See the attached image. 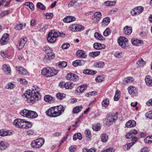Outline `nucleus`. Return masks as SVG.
<instances>
[{"label": "nucleus", "instance_id": "3", "mask_svg": "<svg viewBox=\"0 0 152 152\" xmlns=\"http://www.w3.org/2000/svg\"><path fill=\"white\" fill-rule=\"evenodd\" d=\"M57 73V71L54 68L49 67L43 68L41 71L42 74L47 77L53 76Z\"/></svg>", "mask_w": 152, "mask_h": 152}, {"label": "nucleus", "instance_id": "20", "mask_svg": "<svg viewBox=\"0 0 152 152\" xmlns=\"http://www.w3.org/2000/svg\"><path fill=\"white\" fill-rule=\"evenodd\" d=\"M12 134V132L9 130H5L3 129L0 130V136L4 137L9 136Z\"/></svg>", "mask_w": 152, "mask_h": 152}, {"label": "nucleus", "instance_id": "12", "mask_svg": "<svg viewBox=\"0 0 152 152\" xmlns=\"http://www.w3.org/2000/svg\"><path fill=\"white\" fill-rule=\"evenodd\" d=\"M55 56V55L54 53L48 52L44 58L43 61L45 63H47L51 59L54 58Z\"/></svg>", "mask_w": 152, "mask_h": 152}, {"label": "nucleus", "instance_id": "40", "mask_svg": "<svg viewBox=\"0 0 152 152\" xmlns=\"http://www.w3.org/2000/svg\"><path fill=\"white\" fill-rule=\"evenodd\" d=\"M96 72H97L96 71L87 69L83 71V72L84 74L91 75H94L96 73Z\"/></svg>", "mask_w": 152, "mask_h": 152}, {"label": "nucleus", "instance_id": "53", "mask_svg": "<svg viewBox=\"0 0 152 152\" xmlns=\"http://www.w3.org/2000/svg\"><path fill=\"white\" fill-rule=\"evenodd\" d=\"M114 56L117 58H120L123 56V53L122 52H116L115 53Z\"/></svg>", "mask_w": 152, "mask_h": 152}, {"label": "nucleus", "instance_id": "21", "mask_svg": "<svg viewBox=\"0 0 152 152\" xmlns=\"http://www.w3.org/2000/svg\"><path fill=\"white\" fill-rule=\"evenodd\" d=\"M76 54L79 58H85L87 56L86 54L85 51L82 50H78L76 52Z\"/></svg>", "mask_w": 152, "mask_h": 152}, {"label": "nucleus", "instance_id": "63", "mask_svg": "<svg viewBox=\"0 0 152 152\" xmlns=\"http://www.w3.org/2000/svg\"><path fill=\"white\" fill-rule=\"evenodd\" d=\"M45 16L46 18L47 19H50L53 16V15L52 13H47L45 14Z\"/></svg>", "mask_w": 152, "mask_h": 152}, {"label": "nucleus", "instance_id": "15", "mask_svg": "<svg viewBox=\"0 0 152 152\" xmlns=\"http://www.w3.org/2000/svg\"><path fill=\"white\" fill-rule=\"evenodd\" d=\"M70 28L71 30L75 31H78L84 29V27L83 26L75 24L71 26Z\"/></svg>", "mask_w": 152, "mask_h": 152}, {"label": "nucleus", "instance_id": "17", "mask_svg": "<svg viewBox=\"0 0 152 152\" xmlns=\"http://www.w3.org/2000/svg\"><path fill=\"white\" fill-rule=\"evenodd\" d=\"M16 70L19 73L23 75H28V73L23 67L20 66H16Z\"/></svg>", "mask_w": 152, "mask_h": 152}, {"label": "nucleus", "instance_id": "23", "mask_svg": "<svg viewBox=\"0 0 152 152\" xmlns=\"http://www.w3.org/2000/svg\"><path fill=\"white\" fill-rule=\"evenodd\" d=\"M85 61L82 60H77L73 61L72 63L73 65L76 67L78 66H82L85 64Z\"/></svg>", "mask_w": 152, "mask_h": 152}, {"label": "nucleus", "instance_id": "33", "mask_svg": "<svg viewBox=\"0 0 152 152\" xmlns=\"http://www.w3.org/2000/svg\"><path fill=\"white\" fill-rule=\"evenodd\" d=\"M104 47V45H102L99 43H95L93 45V47L94 48L97 50H101L103 48V47Z\"/></svg>", "mask_w": 152, "mask_h": 152}, {"label": "nucleus", "instance_id": "4", "mask_svg": "<svg viewBox=\"0 0 152 152\" xmlns=\"http://www.w3.org/2000/svg\"><path fill=\"white\" fill-rule=\"evenodd\" d=\"M61 34L58 31H52L48 34V40L51 43H54L56 41L57 38L61 36Z\"/></svg>", "mask_w": 152, "mask_h": 152}, {"label": "nucleus", "instance_id": "19", "mask_svg": "<svg viewBox=\"0 0 152 152\" xmlns=\"http://www.w3.org/2000/svg\"><path fill=\"white\" fill-rule=\"evenodd\" d=\"M129 93L132 95H136L137 93V89L133 86H129L128 88Z\"/></svg>", "mask_w": 152, "mask_h": 152}, {"label": "nucleus", "instance_id": "59", "mask_svg": "<svg viewBox=\"0 0 152 152\" xmlns=\"http://www.w3.org/2000/svg\"><path fill=\"white\" fill-rule=\"evenodd\" d=\"M115 1H105L104 4H105V6H112L114 4H115Z\"/></svg>", "mask_w": 152, "mask_h": 152}, {"label": "nucleus", "instance_id": "1", "mask_svg": "<svg viewBox=\"0 0 152 152\" xmlns=\"http://www.w3.org/2000/svg\"><path fill=\"white\" fill-rule=\"evenodd\" d=\"M35 90L33 89L32 91L30 90L26 91L24 94L25 97L27 99L28 102L34 104L35 101H38L40 99V95L39 91H37V86H36Z\"/></svg>", "mask_w": 152, "mask_h": 152}, {"label": "nucleus", "instance_id": "37", "mask_svg": "<svg viewBox=\"0 0 152 152\" xmlns=\"http://www.w3.org/2000/svg\"><path fill=\"white\" fill-rule=\"evenodd\" d=\"M133 78L129 77L125 78L123 80V83L125 85L129 83H131L132 81Z\"/></svg>", "mask_w": 152, "mask_h": 152}, {"label": "nucleus", "instance_id": "14", "mask_svg": "<svg viewBox=\"0 0 152 152\" xmlns=\"http://www.w3.org/2000/svg\"><path fill=\"white\" fill-rule=\"evenodd\" d=\"M27 40V39L26 37L20 39L19 41L18 44L17 45V48L18 50L22 49L24 46Z\"/></svg>", "mask_w": 152, "mask_h": 152}, {"label": "nucleus", "instance_id": "49", "mask_svg": "<svg viewBox=\"0 0 152 152\" xmlns=\"http://www.w3.org/2000/svg\"><path fill=\"white\" fill-rule=\"evenodd\" d=\"M15 85L11 83H9L6 86V88L7 89L11 90L15 88Z\"/></svg>", "mask_w": 152, "mask_h": 152}, {"label": "nucleus", "instance_id": "39", "mask_svg": "<svg viewBox=\"0 0 152 152\" xmlns=\"http://www.w3.org/2000/svg\"><path fill=\"white\" fill-rule=\"evenodd\" d=\"M82 134L80 133H78L74 134L73 136V140H75L78 139L79 140H81L82 139Z\"/></svg>", "mask_w": 152, "mask_h": 152}, {"label": "nucleus", "instance_id": "58", "mask_svg": "<svg viewBox=\"0 0 152 152\" xmlns=\"http://www.w3.org/2000/svg\"><path fill=\"white\" fill-rule=\"evenodd\" d=\"M110 30L108 28H106L103 32V34L105 36H107L110 33Z\"/></svg>", "mask_w": 152, "mask_h": 152}, {"label": "nucleus", "instance_id": "6", "mask_svg": "<svg viewBox=\"0 0 152 152\" xmlns=\"http://www.w3.org/2000/svg\"><path fill=\"white\" fill-rule=\"evenodd\" d=\"M119 45L123 48L126 49L129 47L128 40L124 37H120L117 39Z\"/></svg>", "mask_w": 152, "mask_h": 152}, {"label": "nucleus", "instance_id": "28", "mask_svg": "<svg viewBox=\"0 0 152 152\" xmlns=\"http://www.w3.org/2000/svg\"><path fill=\"white\" fill-rule=\"evenodd\" d=\"M87 86L85 85H83L78 86L76 89V91L78 93H82L86 89Z\"/></svg>", "mask_w": 152, "mask_h": 152}, {"label": "nucleus", "instance_id": "26", "mask_svg": "<svg viewBox=\"0 0 152 152\" xmlns=\"http://www.w3.org/2000/svg\"><path fill=\"white\" fill-rule=\"evenodd\" d=\"M75 18L73 16H68L66 17L63 19L64 22L66 23H69L75 20Z\"/></svg>", "mask_w": 152, "mask_h": 152}, {"label": "nucleus", "instance_id": "32", "mask_svg": "<svg viewBox=\"0 0 152 152\" xmlns=\"http://www.w3.org/2000/svg\"><path fill=\"white\" fill-rule=\"evenodd\" d=\"M37 114L36 112L30 110L28 118L31 119H33L37 118Z\"/></svg>", "mask_w": 152, "mask_h": 152}, {"label": "nucleus", "instance_id": "56", "mask_svg": "<svg viewBox=\"0 0 152 152\" xmlns=\"http://www.w3.org/2000/svg\"><path fill=\"white\" fill-rule=\"evenodd\" d=\"M10 13L9 10H7L1 12L0 14V17H3L5 15H8Z\"/></svg>", "mask_w": 152, "mask_h": 152}, {"label": "nucleus", "instance_id": "16", "mask_svg": "<svg viewBox=\"0 0 152 152\" xmlns=\"http://www.w3.org/2000/svg\"><path fill=\"white\" fill-rule=\"evenodd\" d=\"M9 39V35L7 33L4 34L2 36L1 41L0 43L1 45L6 44L8 42Z\"/></svg>", "mask_w": 152, "mask_h": 152}, {"label": "nucleus", "instance_id": "22", "mask_svg": "<svg viewBox=\"0 0 152 152\" xmlns=\"http://www.w3.org/2000/svg\"><path fill=\"white\" fill-rule=\"evenodd\" d=\"M9 146V144L6 142L0 141V150L3 151L6 149Z\"/></svg>", "mask_w": 152, "mask_h": 152}, {"label": "nucleus", "instance_id": "38", "mask_svg": "<svg viewBox=\"0 0 152 152\" xmlns=\"http://www.w3.org/2000/svg\"><path fill=\"white\" fill-rule=\"evenodd\" d=\"M108 136L105 133L101 135V140L103 142H106L108 140Z\"/></svg>", "mask_w": 152, "mask_h": 152}, {"label": "nucleus", "instance_id": "35", "mask_svg": "<svg viewBox=\"0 0 152 152\" xmlns=\"http://www.w3.org/2000/svg\"><path fill=\"white\" fill-rule=\"evenodd\" d=\"M24 125L23 128L25 129H28L31 128L32 126V123L25 120Z\"/></svg>", "mask_w": 152, "mask_h": 152}, {"label": "nucleus", "instance_id": "13", "mask_svg": "<svg viewBox=\"0 0 152 152\" xmlns=\"http://www.w3.org/2000/svg\"><path fill=\"white\" fill-rule=\"evenodd\" d=\"M66 78L68 80L76 82L78 80L79 77L76 74L70 73L67 74L66 76Z\"/></svg>", "mask_w": 152, "mask_h": 152}, {"label": "nucleus", "instance_id": "2", "mask_svg": "<svg viewBox=\"0 0 152 152\" xmlns=\"http://www.w3.org/2000/svg\"><path fill=\"white\" fill-rule=\"evenodd\" d=\"M64 110V107L60 105L50 108L46 111V113L48 116L51 117H56L60 115Z\"/></svg>", "mask_w": 152, "mask_h": 152}, {"label": "nucleus", "instance_id": "50", "mask_svg": "<svg viewBox=\"0 0 152 152\" xmlns=\"http://www.w3.org/2000/svg\"><path fill=\"white\" fill-rule=\"evenodd\" d=\"M134 145V143H129L125 145L123 147L124 149L126 150L130 149Z\"/></svg>", "mask_w": 152, "mask_h": 152}, {"label": "nucleus", "instance_id": "48", "mask_svg": "<svg viewBox=\"0 0 152 152\" xmlns=\"http://www.w3.org/2000/svg\"><path fill=\"white\" fill-rule=\"evenodd\" d=\"M83 107L81 106H77L75 107L73 110L74 113H78L81 111Z\"/></svg>", "mask_w": 152, "mask_h": 152}, {"label": "nucleus", "instance_id": "54", "mask_svg": "<svg viewBox=\"0 0 152 152\" xmlns=\"http://www.w3.org/2000/svg\"><path fill=\"white\" fill-rule=\"evenodd\" d=\"M37 7L39 9L42 10L45 9V7L42 3L38 2L37 4Z\"/></svg>", "mask_w": 152, "mask_h": 152}, {"label": "nucleus", "instance_id": "51", "mask_svg": "<svg viewBox=\"0 0 152 152\" xmlns=\"http://www.w3.org/2000/svg\"><path fill=\"white\" fill-rule=\"evenodd\" d=\"M120 92L119 91H117L115 92V94L114 97V100L115 101H117L120 99Z\"/></svg>", "mask_w": 152, "mask_h": 152}, {"label": "nucleus", "instance_id": "43", "mask_svg": "<svg viewBox=\"0 0 152 152\" xmlns=\"http://www.w3.org/2000/svg\"><path fill=\"white\" fill-rule=\"evenodd\" d=\"M26 26L25 23H24L23 24L20 23L17 25L15 28L16 30H20L24 28Z\"/></svg>", "mask_w": 152, "mask_h": 152}, {"label": "nucleus", "instance_id": "5", "mask_svg": "<svg viewBox=\"0 0 152 152\" xmlns=\"http://www.w3.org/2000/svg\"><path fill=\"white\" fill-rule=\"evenodd\" d=\"M45 140L43 138H39L33 141L31 144V146L34 148H39L42 146Z\"/></svg>", "mask_w": 152, "mask_h": 152}, {"label": "nucleus", "instance_id": "27", "mask_svg": "<svg viewBox=\"0 0 152 152\" xmlns=\"http://www.w3.org/2000/svg\"><path fill=\"white\" fill-rule=\"evenodd\" d=\"M136 125V122L134 120H130L126 124V126L128 128H132L135 126Z\"/></svg>", "mask_w": 152, "mask_h": 152}, {"label": "nucleus", "instance_id": "62", "mask_svg": "<svg viewBox=\"0 0 152 152\" xmlns=\"http://www.w3.org/2000/svg\"><path fill=\"white\" fill-rule=\"evenodd\" d=\"M27 111V109H26L20 111V114L21 116L24 117H26V113Z\"/></svg>", "mask_w": 152, "mask_h": 152}, {"label": "nucleus", "instance_id": "11", "mask_svg": "<svg viewBox=\"0 0 152 152\" xmlns=\"http://www.w3.org/2000/svg\"><path fill=\"white\" fill-rule=\"evenodd\" d=\"M102 14L100 12H95L93 15V19L94 23H97L100 21L102 18Z\"/></svg>", "mask_w": 152, "mask_h": 152}, {"label": "nucleus", "instance_id": "29", "mask_svg": "<svg viewBox=\"0 0 152 152\" xmlns=\"http://www.w3.org/2000/svg\"><path fill=\"white\" fill-rule=\"evenodd\" d=\"M145 81L147 85L149 86H152V79L149 76H146L145 79Z\"/></svg>", "mask_w": 152, "mask_h": 152}, {"label": "nucleus", "instance_id": "45", "mask_svg": "<svg viewBox=\"0 0 152 152\" xmlns=\"http://www.w3.org/2000/svg\"><path fill=\"white\" fill-rule=\"evenodd\" d=\"M85 134L87 139L89 140L91 137V132L89 129H86L85 132Z\"/></svg>", "mask_w": 152, "mask_h": 152}, {"label": "nucleus", "instance_id": "41", "mask_svg": "<svg viewBox=\"0 0 152 152\" xmlns=\"http://www.w3.org/2000/svg\"><path fill=\"white\" fill-rule=\"evenodd\" d=\"M66 95L64 94L61 93H58L56 94V97L59 99H62L65 98Z\"/></svg>", "mask_w": 152, "mask_h": 152}, {"label": "nucleus", "instance_id": "30", "mask_svg": "<svg viewBox=\"0 0 152 152\" xmlns=\"http://www.w3.org/2000/svg\"><path fill=\"white\" fill-rule=\"evenodd\" d=\"M2 69L6 74H8L10 73V68L9 65H4L3 66Z\"/></svg>", "mask_w": 152, "mask_h": 152}, {"label": "nucleus", "instance_id": "44", "mask_svg": "<svg viewBox=\"0 0 152 152\" xmlns=\"http://www.w3.org/2000/svg\"><path fill=\"white\" fill-rule=\"evenodd\" d=\"M109 104V100L107 99H104L102 102V105L103 106L107 107Z\"/></svg>", "mask_w": 152, "mask_h": 152}, {"label": "nucleus", "instance_id": "64", "mask_svg": "<svg viewBox=\"0 0 152 152\" xmlns=\"http://www.w3.org/2000/svg\"><path fill=\"white\" fill-rule=\"evenodd\" d=\"M92 128L94 130L97 131H98L100 129L101 127L98 125H95L93 126Z\"/></svg>", "mask_w": 152, "mask_h": 152}, {"label": "nucleus", "instance_id": "47", "mask_svg": "<svg viewBox=\"0 0 152 152\" xmlns=\"http://www.w3.org/2000/svg\"><path fill=\"white\" fill-rule=\"evenodd\" d=\"M145 62L141 58H140L137 62V64L140 66H143L145 64Z\"/></svg>", "mask_w": 152, "mask_h": 152}, {"label": "nucleus", "instance_id": "36", "mask_svg": "<svg viewBox=\"0 0 152 152\" xmlns=\"http://www.w3.org/2000/svg\"><path fill=\"white\" fill-rule=\"evenodd\" d=\"M94 37L99 40H104V38L98 32H96L94 34Z\"/></svg>", "mask_w": 152, "mask_h": 152}, {"label": "nucleus", "instance_id": "52", "mask_svg": "<svg viewBox=\"0 0 152 152\" xmlns=\"http://www.w3.org/2000/svg\"><path fill=\"white\" fill-rule=\"evenodd\" d=\"M67 66V64L65 61H63L59 62L58 66L59 67L62 69L65 67Z\"/></svg>", "mask_w": 152, "mask_h": 152}, {"label": "nucleus", "instance_id": "8", "mask_svg": "<svg viewBox=\"0 0 152 152\" xmlns=\"http://www.w3.org/2000/svg\"><path fill=\"white\" fill-rule=\"evenodd\" d=\"M25 120L23 119L18 118L15 119L13 122V124L17 127L23 128Z\"/></svg>", "mask_w": 152, "mask_h": 152}, {"label": "nucleus", "instance_id": "9", "mask_svg": "<svg viewBox=\"0 0 152 152\" xmlns=\"http://www.w3.org/2000/svg\"><path fill=\"white\" fill-rule=\"evenodd\" d=\"M143 11V8L142 7H138L133 9L131 12V14L133 16L138 15Z\"/></svg>", "mask_w": 152, "mask_h": 152}, {"label": "nucleus", "instance_id": "60", "mask_svg": "<svg viewBox=\"0 0 152 152\" xmlns=\"http://www.w3.org/2000/svg\"><path fill=\"white\" fill-rule=\"evenodd\" d=\"M18 80L22 84H26L27 83L26 80L23 78H19Z\"/></svg>", "mask_w": 152, "mask_h": 152}, {"label": "nucleus", "instance_id": "42", "mask_svg": "<svg viewBox=\"0 0 152 152\" xmlns=\"http://www.w3.org/2000/svg\"><path fill=\"white\" fill-rule=\"evenodd\" d=\"M100 51H94L90 52L89 53V56L91 57H94L99 55L100 54Z\"/></svg>", "mask_w": 152, "mask_h": 152}, {"label": "nucleus", "instance_id": "25", "mask_svg": "<svg viewBox=\"0 0 152 152\" xmlns=\"http://www.w3.org/2000/svg\"><path fill=\"white\" fill-rule=\"evenodd\" d=\"M132 31V29L131 27L126 26L124 28L123 32L125 34L129 35L131 33Z\"/></svg>", "mask_w": 152, "mask_h": 152}, {"label": "nucleus", "instance_id": "34", "mask_svg": "<svg viewBox=\"0 0 152 152\" xmlns=\"http://www.w3.org/2000/svg\"><path fill=\"white\" fill-rule=\"evenodd\" d=\"M104 65L103 61H98L94 63V67L98 68H102Z\"/></svg>", "mask_w": 152, "mask_h": 152}, {"label": "nucleus", "instance_id": "61", "mask_svg": "<svg viewBox=\"0 0 152 152\" xmlns=\"http://www.w3.org/2000/svg\"><path fill=\"white\" fill-rule=\"evenodd\" d=\"M145 116L147 118L152 119V111H150L146 113Z\"/></svg>", "mask_w": 152, "mask_h": 152}, {"label": "nucleus", "instance_id": "18", "mask_svg": "<svg viewBox=\"0 0 152 152\" xmlns=\"http://www.w3.org/2000/svg\"><path fill=\"white\" fill-rule=\"evenodd\" d=\"M132 43L135 46H140L143 44L142 40H139L136 38H133L131 39Z\"/></svg>", "mask_w": 152, "mask_h": 152}, {"label": "nucleus", "instance_id": "24", "mask_svg": "<svg viewBox=\"0 0 152 152\" xmlns=\"http://www.w3.org/2000/svg\"><path fill=\"white\" fill-rule=\"evenodd\" d=\"M110 22V19L109 18L107 17L104 18L101 22V24L103 27L106 26L108 25Z\"/></svg>", "mask_w": 152, "mask_h": 152}, {"label": "nucleus", "instance_id": "7", "mask_svg": "<svg viewBox=\"0 0 152 152\" xmlns=\"http://www.w3.org/2000/svg\"><path fill=\"white\" fill-rule=\"evenodd\" d=\"M59 86L61 88H64L66 89H72L74 86V84L71 82H61L59 84Z\"/></svg>", "mask_w": 152, "mask_h": 152}, {"label": "nucleus", "instance_id": "57", "mask_svg": "<svg viewBox=\"0 0 152 152\" xmlns=\"http://www.w3.org/2000/svg\"><path fill=\"white\" fill-rule=\"evenodd\" d=\"M97 94V92L95 91H93L90 92L86 93V96L87 97H89L92 96H94Z\"/></svg>", "mask_w": 152, "mask_h": 152}, {"label": "nucleus", "instance_id": "10", "mask_svg": "<svg viewBox=\"0 0 152 152\" xmlns=\"http://www.w3.org/2000/svg\"><path fill=\"white\" fill-rule=\"evenodd\" d=\"M117 117L114 113H112L107 118L106 123L107 125L110 124L114 121L117 119Z\"/></svg>", "mask_w": 152, "mask_h": 152}, {"label": "nucleus", "instance_id": "55", "mask_svg": "<svg viewBox=\"0 0 152 152\" xmlns=\"http://www.w3.org/2000/svg\"><path fill=\"white\" fill-rule=\"evenodd\" d=\"M96 150L95 149L91 148L88 149L86 148H84L83 150V152H95Z\"/></svg>", "mask_w": 152, "mask_h": 152}, {"label": "nucleus", "instance_id": "31", "mask_svg": "<svg viewBox=\"0 0 152 152\" xmlns=\"http://www.w3.org/2000/svg\"><path fill=\"white\" fill-rule=\"evenodd\" d=\"M44 100L46 102L52 103L54 102V99L49 95H47L45 96Z\"/></svg>", "mask_w": 152, "mask_h": 152}, {"label": "nucleus", "instance_id": "46", "mask_svg": "<svg viewBox=\"0 0 152 152\" xmlns=\"http://www.w3.org/2000/svg\"><path fill=\"white\" fill-rule=\"evenodd\" d=\"M144 141L146 143H152V135L147 137L144 139Z\"/></svg>", "mask_w": 152, "mask_h": 152}]
</instances>
